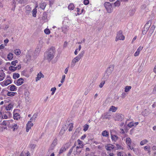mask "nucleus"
Segmentation results:
<instances>
[{
	"label": "nucleus",
	"mask_w": 156,
	"mask_h": 156,
	"mask_svg": "<svg viewBox=\"0 0 156 156\" xmlns=\"http://www.w3.org/2000/svg\"><path fill=\"white\" fill-rule=\"evenodd\" d=\"M55 53V48L54 47H52L48 51L45 52L44 55V58L50 61L54 58Z\"/></svg>",
	"instance_id": "nucleus-1"
},
{
	"label": "nucleus",
	"mask_w": 156,
	"mask_h": 156,
	"mask_svg": "<svg viewBox=\"0 0 156 156\" xmlns=\"http://www.w3.org/2000/svg\"><path fill=\"white\" fill-rule=\"evenodd\" d=\"M125 39V36L122 34V31L121 30H119L117 33L116 36L115 41H118L119 40H124Z\"/></svg>",
	"instance_id": "nucleus-2"
},
{
	"label": "nucleus",
	"mask_w": 156,
	"mask_h": 156,
	"mask_svg": "<svg viewBox=\"0 0 156 156\" xmlns=\"http://www.w3.org/2000/svg\"><path fill=\"white\" fill-rule=\"evenodd\" d=\"M151 24V21L149 20L145 24L143 30H142V33L143 34H145L148 30Z\"/></svg>",
	"instance_id": "nucleus-3"
},
{
	"label": "nucleus",
	"mask_w": 156,
	"mask_h": 156,
	"mask_svg": "<svg viewBox=\"0 0 156 156\" xmlns=\"http://www.w3.org/2000/svg\"><path fill=\"white\" fill-rule=\"evenodd\" d=\"M114 118L115 121H121L124 119V116L122 114L118 113L115 115Z\"/></svg>",
	"instance_id": "nucleus-4"
},
{
	"label": "nucleus",
	"mask_w": 156,
	"mask_h": 156,
	"mask_svg": "<svg viewBox=\"0 0 156 156\" xmlns=\"http://www.w3.org/2000/svg\"><path fill=\"white\" fill-rule=\"evenodd\" d=\"M104 6L108 13H110L112 12V7L109 2H105L104 4Z\"/></svg>",
	"instance_id": "nucleus-5"
},
{
	"label": "nucleus",
	"mask_w": 156,
	"mask_h": 156,
	"mask_svg": "<svg viewBox=\"0 0 156 156\" xmlns=\"http://www.w3.org/2000/svg\"><path fill=\"white\" fill-rule=\"evenodd\" d=\"M111 115L108 112L104 113L102 115L101 118L104 120L105 119H108L109 120L110 119Z\"/></svg>",
	"instance_id": "nucleus-6"
},
{
	"label": "nucleus",
	"mask_w": 156,
	"mask_h": 156,
	"mask_svg": "<svg viewBox=\"0 0 156 156\" xmlns=\"http://www.w3.org/2000/svg\"><path fill=\"white\" fill-rule=\"evenodd\" d=\"M40 50L41 48L39 47H38L36 49L33 56L34 59H35L37 57Z\"/></svg>",
	"instance_id": "nucleus-7"
},
{
	"label": "nucleus",
	"mask_w": 156,
	"mask_h": 156,
	"mask_svg": "<svg viewBox=\"0 0 156 156\" xmlns=\"http://www.w3.org/2000/svg\"><path fill=\"white\" fill-rule=\"evenodd\" d=\"M80 59L76 57L74 58L72 61L70 65V67L71 68H73L75 66L76 63L78 62Z\"/></svg>",
	"instance_id": "nucleus-8"
},
{
	"label": "nucleus",
	"mask_w": 156,
	"mask_h": 156,
	"mask_svg": "<svg viewBox=\"0 0 156 156\" xmlns=\"http://www.w3.org/2000/svg\"><path fill=\"white\" fill-rule=\"evenodd\" d=\"M57 139L56 138H55L51 145L50 147V149L53 150L54 148L55 147L57 144Z\"/></svg>",
	"instance_id": "nucleus-9"
},
{
	"label": "nucleus",
	"mask_w": 156,
	"mask_h": 156,
	"mask_svg": "<svg viewBox=\"0 0 156 156\" xmlns=\"http://www.w3.org/2000/svg\"><path fill=\"white\" fill-rule=\"evenodd\" d=\"M33 125V124L32 123L31 121H29L27 124L26 131L28 132L29 130L31 129V128Z\"/></svg>",
	"instance_id": "nucleus-10"
},
{
	"label": "nucleus",
	"mask_w": 156,
	"mask_h": 156,
	"mask_svg": "<svg viewBox=\"0 0 156 156\" xmlns=\"http://www.w3.org/2000/svg\"><path fill=\"white\" fill-rule=\"evenodd\" d=\"M114 68V65H110L109 66V67L107 68V70L106 71L107 73L111 74L112 73L113 70Z\"/></svg>",
	"instance_id": "nucleus-11"
},
{
	"label": "nucleus",
	"mask_w": 156,
	"mask_h": 156,
	"mask_svg": "<svg viewBox=\"0 0 156 156\" xmlns=\"http://www.w3.org/2000/svg\"><path fill=\"white\" fill-rule=\"evenodd\" d=\"M32 52L31 51H29L27 52L26 55V57L28 60H30L31 58V55Z\"/></svg>",
	"instance_id": "nucleus-12"
},
{
	"label": "nucleus",
	"mask_w": 156,
	"mask_h": 156,
	"mask_svg": "<svg viewBox=\"0 0 156 156\" xmlns=\"http://www.w3.org/2000/svg\"><path fill=\"white\" fill-rule=\"evenodd\" d=\"M143 49V47L140 46L137 49L136 51L134 53V56L135 57L138 56L139 54L140 51Z\"/></svg>",
	"instance_id": "nucleus-13"
},
{
	"label": "nucleus",
	"mask_w": 156,
	"mask_h": 156,
	"mask_svg": "<svg viewBox=\"0 0 156 156\" xmlns=\"http://www.w3.org/2000/svg\"><path fill=\"white\" fill-rule=\"evenodd\" d=\"M23 79L22 78H21L17 80L16 83H15V84L17 86H20L23 83Z\"/></svg>",
	"instance_id": "nucleus-14"
},
{
	"label": "nucleus",
	"mask_w": 156,
	"mask_h": 156,
	"mask_svg": "<svg viewBox=\"0 0 156 156\" xmlns=\"http://www.w3.org/2000/svg\"><path fill=\"white\" fill-rule=\"evenodd\" d=\"M131 142V140L129 137H127L126 138V143L127 145L129 146V148H131L130 145Z\"/></svg>",
	"instance_id": "nucleus-15"
},
{
	"label": "nucleus",
	"mask_w": 156,
	"mask_h": 156,
	"mask_svg": "<svg viewBox=\"0 0 156 156\" xmlns=\"http://www.w3.org/2000/svg\"><path fill=\"white\" fill-rule=\"evenodd\" d=\"M44 77V75L40 72L37 75V77L36 78V81H37L39 80L41 77L43 78Z\"/></svg>",
	"instance_id": "nucleus-16"
},
{
	"label": "nucleus",
	"mask_w": 156,
	"mask_h": 156,
	"mask_svg": "<svg viewBox=\"0 0 156 156\" xmlns=\"http://www.w3.org/2000/svg\"><path fill=\"white\" fill-rule=\"evenodd\" d=\"M26 13L27 14H29L31 12V9L30 7L28 5L25 7Z\"/></svg>",
	"instance_id": "nucleus-17"
},
{
	"label": "nucleus",
	"mask_w": 156,
	"mask_h": 156,
	"mask_svg": "<svg viewBox=\"0 0 156 156\" xmlns=\"http://www.w3.org/2000/svg\"><path fill=\"white\" fill-rule=\"evenodd\" d=\"M106 149L108 151H111L114 148V146L112 144L108 145L106 147H105Z\"/></svg>",
	"instance_id": "nucleus-18"
},
{
	"label": "nucleus",
	"mask_w": 156,
	"mask_h": 156,
	"mask_svg": "<svg viewBox=\"0 0 156 156\" xmlns=\"http://www.w3.org/2000/svg\"><path fill=\"white\" fill-rule=\"evenodd\" d=\"M2 72L0 73V81L3 80L5 76V73L3 72L2 70Z\"/></svg>",
	"instance_id": "nucleus-19"
},
{
	"label": "nucleus",
	"mask_w": 156,
	"mask_h": 156,
	"mask_svg": "<svg viewBox=\"0 0 156 156\" xmlns=\"http://www.w3.org/2000/svg\"><path fill=\"white\" fill-rule=\"evenodd\" d=\"M110 74L108 73L107 72L104 73V76L103 77V79L105 80H107L109 78V76Z\"/></svg>",
	"instance_id": "nucleus-20"
},
{
	"label": "nucleus",
	"mask_w": 156,
	"mask_h": 156,
	"mask_svg": "<svg viewBox=\"0 0 156 156\" xmlns=\"http://www.w3.org/2000/svg\"><path fill=\"white\" fill-rule=\"evenodd\" d=\"M149 113L150 112L149 111L146 109H145L144 111L142 112V115L144 116L147 115L148 114H149Z\"/></svg>",
	"instance_id": "nucleus-21"
},
{
	"label": "nucleus",
	"mask_w": 156,
	"mask_h": 156,
	"mask_svg": "<svg viewBox=\"0 0 156 156\" xmlns=\"http://www.w3.org/2000/svg\"><path fill=\"white\" fill-rule=\"evenodd\" d=\"M37 6L35 7V8H34L32 11V16L33 17H36V14L37 12V9H36Z\"/></svg>",
	"instance_id": "nucleus-22"
},
{
	"label": "nucleus",
	"mask_w": 156,
	"mask_h": 156,
	"mask_svg": "<svg viewBox=\"0 0 156 156\" xmlns=\"http://www.w3.org/2000/svg\"><path fill=\"white\" fill-rule=\"evenodd\" d=\"M20 118V115L17 113H15L13 115V118L14 119L18 120Z\"/></svg>",
	"instance_id": "nucleus-23"
},
{
	"label": "nucleus",
	"mask_w": 156,
	"mask_h": 156,
	"mask_svg": "<svg viewBox=\"0 0 156 156\" xmlns=\"http://www.w3.org/2000/svg\"><path fill=\"white\" fill-rule=\"evenodd\" d=\"M111 139L112 141H116L118 139V137L115 135H111Z\"/></svg>",
	"instance_id": "nucleus-24"
},
{
	"label": "nucleus",
	"mask_w": 156,
	"mask_h": 156,
	"mask_svg": "<svg viewBox=\"0 0 156 156\" xmlns=\"http://www.w3.org/2000/svg\"><path fill=\"white\" fill-rule=\"evenodd\" d=\"M84 53L85 51H84L83 50L81 51L80 53L76 57L80 60L83 57Z\"/></svg>",
	"instance_id": "nucleus-25"
},
{
	"label": "nucleus",
	"mask_w": 156,
	"mask_h": 156,
	"mask_svg": "<svg viewBox=\"0 0 156 156\" xmlns=\"http://www.w3.org/2000/svg\"><path fill=\"white\" fill-rule=\"evenodd\" d=\"M9 121L4 120L1 124V125L4 126H8L9 124Z\"/></svg>",
	"instance_id": "nucleus-26"
},
{
	"label": "nucleus",
	"mask_w": 156,
	"mask_h": 156,
	"mask_svg": "<svg viewBox=\"0 0 156 156\" xmlns=\"http://www.w3.org/2000/svg\"><path fill=\"white\" fill-rule=\"evenodd\" d=\"M13 105L11 103L9 104V105L6 107V109L7 110H10L13 107Z\"/></svg>",
	"instance_id": "nucleus-27"
},
{
	"label": "nucleus",
	"mask_w": 156,
	"mask_h": 156,
	"mask_svg": "<svg viewBox=\"0 0 156 156\" xmlns=\"http://www.w3.org/2000/svg\"><path fill=\"white\" fill-rule=\"evenodd\" d=\"M82 150H80L78 146L76 147V153L74 154V155H79L81 152Z\"/></svg>",
	"instance_id": "nucleus-28"
},
{
	"label": "nucleus",
	"mask_w": 156,
	"mask_h": 156,
	"mask_svg": "<svg viewBox=\"0 0 156 156\" xmlns=\"http://www.w3.org/2000/svg\"><path fill=\"white\" fill-rule=\"evenodd\" d=\"M102 135L104 136L108 137L109 136V133L107 131L104 130L102 132Z\"/></svg>",
	"instance_id": "nucleus-29"
},
{
	"label": "nucleus",
	"mask_w": 156,
	"mask_h": 156,
	"mask_svg": "<svg viewBox=\"0 0 156 156\" xmlns=\"http://www.w3.org/2000/svg\"><path fill=\"white\" fill-rule=\"evenodd\" d=\"M155 28V27L154 25H153L152 26L150 30H149V32H151V34L150 35V36H151L152 34L154 32V30Z\"/></svg>",
	"instance_id": "nucleus-30"
},
{
	"label": "nucleus",
	"mask_w": 156,
	"mask_h": 156,
	"mask_svg": "<svg viewBox=\"0 0 156 156\" xmlns=\"http://www.w3.org/2000/svg\"><path fill=\"white\" fill-rule=\"evenodd\" d=\"M68 9L70 10H73L74 8V6L73 3L70 4L68 6Z\"/></svg>",
	"instance_id": "nucleus-31"
},
{
	"label": "nucleus",
	"mask_w": 156,
	"mask_h": 156,
	"mask_svg": "<svg viewBox=\"0 0 156 156\" xmlns=\"http://www.w3.org/2000/svg\"><path fill=\"white\" fill-rule=\"evenodd\" d=\"M17 67H14L12 66H11L9 67V69L10 71L14 72L17 69Z\"/></svg>",
	"instance_id": "nucleus-32"
},
{
	"label": "nucleus",
	"mask_w": 156,
	"mask_h": 156,
	"mask_svg": "<svg viewBox=\"0 0 156 156\" xmlns=\"http://www.w3.org/2000/svg\"><path fill=\"white\" fill-rule=\"evenodd\" d=\"M14 2L16 3H20L22 4L25 2V0H14Z\"/></svg>",
	"instance_id": "nucleus-33"
},
{
	"label": "nucleus",
	"mask_w": 156,
	"mask_h": 156,
	"mask_svg": "<svg viewBox=\"0 0 156 156\" xmlns=\"http://www.w3.org/2000/svg\"><path fill=\"white\" fill-rule=\"evenodd\" d=\"M117 110V108L114 106H112L109 109V111H112L113 112H115Z\"/></svg>",
	"instance_id": "nucleus-34"
},
{
	"label": "nucleus",
	"mask_w": 156,
	"mask_h": 156,
	"mask_svg": "<svg viewBox=\"0 0 156 156\" xmlns=\"http://www.w3.org/2000/svg\"><path fill=\"white\" fill-rule=\"evenodd\" d=\"M11 80L9 79H7L4 81V85L7 86L11 83Z\"/></svg>",
	"instance_id": "nucleus-35"
},
{
	"label": "nucleus",
	"mask_w": 156,
	"mask_h": 156,
	"mask_svg": "<svg viewBox=\"0 0 156 156\" xmlns=\"http://www.w3.org/2000/svg\"><path fill=\"white\" fill-rule=\"evenodd\" d=\"M136 11V9H133L129 11V15L131 16H133Z\"/></svg>",
	"instance_id": "nucleus-36"
},
{
	"label": "nucleus",
	"mask_w": 156,
	"mask_h": 156,
	"mask_svg": "<svg viewBox=\"0 0 156 156\" xmlns=\"http://www.w3.org/2000/svg\"><path fill=\"white\" fill-rule=\"evenodd\" d=\"M16 94V92H8L7 94L8 96L12 97L14 96Z\"/></svg>",
	"instance_id": "nucleus-37"
},
{
	"label": "nucleus",
	"mask_w": 156,
	"mask_h": 156,
	"mask_svg": "<svg viewBox=\"0 0 156 156\" xmlns=\"http://www.w3.org/2000/svg\"><path fill=\"white\" fill-rule=\"evenodd\" d=\"M18 127L17 124H12L11 128L13 129V130L14 131L17 129Z\"/></svg>",
	"instance_id": "nucleus-38"
},
{
	"label": "nucleus",
	"mask_w": 156,
	"mask_h": 156,
	"mask_svg": "<svg viewBox=\"0 0 156 156\" xmlns=\"http://www.w3.org/2000/svg\"><path fill=\"white\" fill-rule=\"evenodd\" d=\"M10 87L9 90L11 91H14L15 90V89L16 88V87L14 85H12L10 86Z\"/></svg>",
	"instance_id": "nucleus-39"
},
{
	"label": "nucleus",
	"mask_w": 156,
	"mask_h": 156,
	"mask_svg": "<svg viewBox=\"0 0 156 156\" xmlns=\"http://www.w3.org/2000/svg\"><path fill=\"white\" fill-rule=\"evenodd\" d=\"M131 88L130 86H126L125 87V91L126 92H128Z\"/></svg>",
	"instance_id": "nucleus-40"
},
{
	"label": "nucleus",
	"mask_w": 156,
	"mask_h": 156,
	"mask_svg": "<svg viewBox=\"0 0 156 156\" xmlns=\"http://www.w3.org/2000/svg\"><path fill=\"white\" fill-rule=\"evenodd\" d=\"M14 53L16 55H18L21 53V51L19 49H16L14 50Z\"/></svg>",
	"instance_id": "nucleus-41"
},
{
	"label": "nucleus",
	"mask_w": 156,
	"mask_h": 156,
	"mask_svg": "<svg viewBox=\"0 0 156 156\" xmlns=\"http://www.w3.org/2000/svg\"><path fill=\"white\" fill-rule=\"evenodd\" d=\"M13 54L11 53H9L7 56V58L9 60H11L13 58Z\"/></svg>",
	"instance_id": "nucleus-42"
},
{
	"label": "nucleus",
	"mask_w": 156,
	"mask_h": 156,
	"mask_svg": "<svg viewBox=\"0 0 156 156\" xmlns=\"http://www.w3.org/2000/svg\"><path fill=\"white\" fill-rule=\"evenodd\" d=\"M66 151V149L65 147H62L60 150L59 154H60Z\"/></svg>",
	"instance_id": "nucleus-43"
},
{
	"label": "nucleus",
	"mask_w": 156,
	"mask_h": 156,
	"mask_svg": "<svg viewBox=\"0 0 156 156\" xmlns=\"http://www.w3.org/2000/svg\"><path fill=\"white\" fill-rule=\"evenodd\" d=\"M148 142V141L147 140H144L141 141L140 142V144L141 145H143L144 144H146Z\"/></svg>",
	"instance_id": "nucleus-44"
},
{
	"label": "nucleus",
	"mask_w": 156,
	"mask_h": 156,
	"mask_svg": "<svg viewBox=\"0 0 156 156\" xmlns=\"http://www.w3.org/2000/svg\"><path fill=\"white\" fill-rule=\"evenodd\" d=\"M25 101L26 103L28 104L30 103L31 102L30 99L29 97H26L25 98Z\"/></svg>",
	"instance_id": "nucleus-45"
},
{
	"label": "nucleus",
	"mask_w": 156,
	"mask_h": 156,
	"mask_svg": "<svg viewBox=\"0 0 156 156\" xmlns=\"http://www.w3.org/2000/svg\"><path fill=\"white\" fill-rule=\"evenodd\" d=\"M20 77V75L18 73H14L13 74V77L14 79L18 78Z\"/></svg>",
	"instance_id": "nucleus-46"
},
{
	"label": "nucleus",
	"mask_w": 156,
	"mask_h": 156,
	"mask_svg": "<svg viewBox=\"0 0 156 156\" xmlns=\"http://www.w3.org/2000/svg\"><path fill=\"white\" fill-rule=\"evenodd\" d=\"M24 95L25 98L26 97H29L30 93L28 90H26L25 91L24 93Z\"/></svg>",
	"instance_id": "nucleus-47"
},
{
	"label": "nucleus",
	"mask_w": 156,
	"mask_h": 156,
	"mask_svg": "<svg viewBox=\"0 0 156 156\" xmlns=\"http://www.w3.org/2000/svg\"><path fill=\"white\" fill-rule=\"evenodd\" d=\"M74 148V147H72L69 150L68 153L67 155L68 156H69L71 154L73 148Z\"/></svg>",
	"instance_id": "nucleus-48"
},
{
	"label": "nucleus",
	"mask_w": 156,
	"mask_h": 156,
	"mask_svg": "<svg viewBox=\"0 0 156 156\" xmlns=\"http://www.w3.org/2000/svg\"><path fill=\"white\" fill-rule=\"evenodd\" d=\"M116 146H117L116 147V149L117 150H118V149H123V148L122 147V146H120V145H119V144H115Z\"/></svg>",
	"instance_id": "nucleus-49"
},
{
	"label": "nucleus",
	"mask_w": 156,
	"mask_h": 156,
	"mask_svg": "<svg viewBox=\"0 0 156 156\" xmlns=\"http://www.w3.org/2000/svg\"><path fill=\"white\" fill-rule=\"evenodd\" d=\"M69 131H72L73 128V124L72 123L70 124L69 125Z\"/></svg>",
	"instance_id": "nucleus-50"
},
{
	"label": "nucleus",
	"mask_w": 156,
	"mask_h": 156,
	"mask_svg": "<svg viewBox=\"0 0 156 156\" xmlns=\"http://www.w3.org/2000/svg\"><path fill=\"white\" fill-rule=\"evenodd\" d=\"M89 126L88 125L86 124L85 125L84 128L83 129V131H87L88 129Z\"/></svg>",
	"instance_id": "nucleus-51"
},
{
	"label": "nucleus",
	"mask_w": 156,
	"mask_h": 156,
	"mask_svg": "<svg viewBox=\"0 0 156 156\" xmlns=\"http://www.w3.org/2000/svg\"><path fill=\"white\" fill-rule=\"evenodd\" d=\"M66 77V76L65 75H63L62 76V79L61 80V83H62L65 81V78Z\"/></svg>",
	"instance_id": "nucleus-52"
},
{
	"label": "nucleus",
	"mask_w": 156,
	"mask_h": 156,
	"mask_svg": "<svg viewBox=\"0 0 156 156\" xmlns=\"http://www.w3.org/2000/svg\"><path fill=\"white\" fill-rule=\"evenodd\" d=\"M105 80H104L103 81H102L99 84V87L100 88H102L103 87L104 84H105Z\"/></svg>",
	"instance_id": "nucleus-53"
},
{
	"label": "nucleus",
	"mask_w": 156,
	"mask_h": 156,
	"mask_svg": "<svg viewBox=\"0 0 156 156\" xmlns=\"http://www.w3.org/2000/svg\"><path fill=\"white\" fill-rule=\"evenodd\" d=\"M44 32L47 34H48L50 33V31L48 29H46L44 30Z\"/></svg>",
	"instance_id": "nucleus-54"
},
{
	"label": "nucleus",
	"mask_w": 156,
	"mask_h": 156,
	"mask_svg": "<svg viewBox=\"0 0 156 156\" xmlns=\"http://www.w3.org/2000/svg\"><path fill=\"white\" fill-rule=\"evenodd\" d=\"M134 125V123L132 122H129L128 125V126L130 128L133 127Z\"/></svg>",
	"instance_id": "nucleus-55"
},
{
	"label": "nucleus",
	"mask_w": 156,
	"mask_h": 156,
	"mask_svg": "<svg viewBox=\"0 0 156 156\" xmlns=\"http://www.w3.org/2000/svg\"><path fill=\"white\" fill-rule=\"evenodd\" d=\"M114 5L115 6H119L120 5V2L119 1H117L114 3Z\"/></svg>",
	"instance_id": "nucleus-56"
},
{
	"label": "nucleus",
	"mask_w": 156,
	"mask_h": 156,
	"mask_svg": "<svg viewBox=\"0 0 156 156\" xmlns=\"http://www.w3.org/2000/svg\"><path fill=\"white\" fill-rule=\"evenodd\" d=\"M18 63V61L17 60H16L15 61H12L11 62V64L12 65H13L14 66H16V64Z\"/></svg>",
	"instance_id": "nucleus-57"
},
{
	"label": "nucleus",
	"mask_w": 156,
	"mask_h": 156,
	"mask_svg": "<svg viewBox=\"0 0 156 156\" xmlns=\"http://www.w3.org/2000/svg\"><path fill=\"white\" fill-rule=\"evenodd\" d=\"M65 133V130H63V129H62L61 131L59 132V134L60 135H62Z\"/></svg>",
	"instance_id": "nucleus-58"
},
{
	"label": "nucleus",
	"mask_w": 156,
	"mask_h": 156,
	"mask_svg": "<svg viewBox=\"0 0 156 156\" xmlns=\"http://www.w3.org/2000/svg\"><path fill=\"white\" fill-rule=\"evenodd\" d=\"M147 7V5L146 4H144L142 5L141 7V9H145Z\"/></svg>",
	"instance_id": "nucleus-59"
},
{
	"label": "nucleus",
	"mask_w": 156,
	"mask_h": 156,
	"mask_svg": "<svg viewBox=\"0 0 156 156\" xmlns=\"http://www.w3.org/2000/svg\"><path fill=\"white\" fill-rule=\"evenodd\" d=\"M77 142V143H78V144H79L80 145H83V142L82 141H81L79 139L78 140Z\"/></svg>",
	"instance_id": "nucleus-60"
},
{
	"label": "nucleus",
	"mask_w": 156,
	"mask_h": 156,
	"mask_svg": "<svg viewBox=\"0 0 156 156\" xmlns=\"http://www.w3.org/2000/svg\"><path fill=\"white\" fill-rule=\"evenodd\" d=\"M83 3L85 5H87L89 3V0H84L83 2Z\"/></svg>",
	"instance_id": "nucleus-61"
},
{
	"label": "nucleus",
	"mask_w": 156,
	"mask_h": 156,
	"mask_svg": "<svg viewBox=\"0 0 156 156\" xmlns=\"http://www.w3.org/2000/svg\"><path fill=\"white\" fill-rule=\"evenodd\" d=\"M37 113H35L33 115L32 117L34 119V120H35V119L37 118Z\"/></svg>",
	"instance_id": "nucleus-62"
},
{
	"label": "nucleus",
	"mask_w": 156,
	"mask_h": 156,
	"mask_svg": "<svg viewBox=\"0 0 156 156\" xmlns=\"http://www.w3.org/2000/svg\"><path fill=\"white\" fill-rule=\"evenodd\" d=\"M45 5L44 3H42L40 7L42 9H44L45 8Z\"/></svg>",
	"instance_id": "nucleus-63"
},
{
	"label": "nucleus",
	"mask_w": 156,
	"mask_h": 156,
	"mask_svg": "<svg viewBox=\"0 0 156 156\" xmlns=\"http://www.w3.org/2000/svg\"><path fill=\"white\" fill-rule=\"evenodd\" d=\"M153 92L154 94H156V86L154 87Z\"/></svg>",
	"instance_id": "nucleus-64"
}]
</instances>
